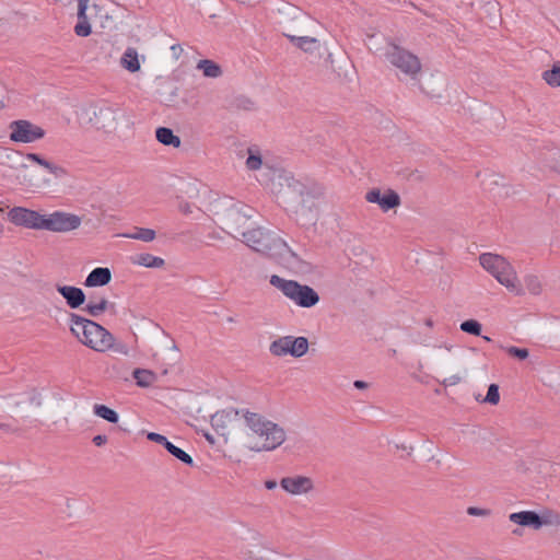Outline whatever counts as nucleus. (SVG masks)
I'll list each match as a JSON object with an SVG mask.
<instances>
[{
  "label": "nucleus",
  "instance_id": "1",
  "mask_svg": "<svg viewBox=\"0 0 560 560\" xmlns=\"http://www.w3.org/2000/svg\"><path fill=\"white\" fill-rule=\"evenodd\" d=\"M243 425L257 438L248 448L254 452H270L282 445L287 439L285 431L278 423L258 412L244 409Z\"/></svg>",
  "mask_w": 560,
  "mask_h": 560
},
{
  "label": "nucleus",
  "instance_id": "2",
  "mask_svg": "<svg viewBox=\"0 0 560 560\" xmlns=\"http://www.w3.org/2000/svg\"><path fill=\"white\" fill-rule=\"evenodd\" d=\"M244 243L258 253L279 258L283 264L292 265L300 261L298 255L276 233L256 228L242 232Z\"/></svg>",
  "mask_w": 560,
  "mask_h": 560
},
{
  "label": "nucleus",
  "instance_id": "3",
  "mask_svg": "<svg viewBox=\"0 0 560 560\" xmlns=\"http://www.w3.org/2000/svg\"><path fill=\"white\" fill-rule=\"evenodd\" d=\"M70 330L82 345L97 352L108 351L115 340L100 324L73 313L70 314Z\"/></svg>",
  "mask_w": 560,
  "mask_h": 560
},
{
  "label": "nucleus",
  "instance_id": "4",
  "mask_svg": "<svg viewBox=\"0 0 560 560\" xmlns=\"http://www.w3.org/2000/svg\"><path fill=\"white\" fill-rule=\"evenodd\" d=\"M479 262L495 280L515 295H523L524 289L514 267L501 255L485 253Z\"/></svg>",
  "mask_w": 560,
  "mask_h": 560
},
{
  "label": "nucleus",
  "instance_id": "5",
  "mask_svg": "<svg viewBox=\"0 0 560 560\" xmlns=\"http://www.w3.org/2000/svg\"><path fill=\"white\" fill-rule=\"evenodd\" d=\"M387 60L397 69V75L401 81L409 80L419 85L422 65L416 55L396 44H389L387 45Z\"/></svg>",
  "mask_w": 560,
  "mask_h": 560
},
{
  "label": "nucleus",
  "instance_id": "6",
  "mask_svg": "<svg viewBox=\"0 0 560 560\" xmlns=\"http://www.w3.org/2000/svg\"><path fill=\"white\" fill-rule=\"evenodd\" d=\"M269 282L300 307L310 308L319 302L318 293L310 285L302 284L295 280L284 279L278 275H272Z\"/></svg>",
  "mask_w": 560,
  "mask_h": 560
},
{
  "label": "nucleus",
  "instance_id": "7",
  "mask_svg": "<svg viewBox=\"0 0 560 560\" xmlns=\"http://www.w3.org/2000/svg\"><path fill=\"white\" fill-rule=\"evenodd\" d=\"M91 121L96 129L106 133L116 132L119 126L129 127L131 125L130 117L125 109L108 103H102L94 107Z\"/></svg>",
  "mask_w": 560,
  "mask_h": 560
},
{
  "label": "nucleus",
  "instance_id": "8",
  "mask_svg": "<svg viewBox=\"0 0 560 560\" xmlns=\"http://www.w3.org/2000/svg\"><path fill=\"white\" fill-rule=\"evenodd\" d=\"M509 521L523 527L539 530L544 526L560 527V513L548 508L542 509L540 513L535 511H521L511 513Z\"/></svg>",
  "mask_w": 560,
  "mask_h": 560
},
{
  "label": "nucleus",
  "instance_id": "9",
  "mask_svg": "<svg viewBox=\"0 0 560 560\" xmlns=\"http://www.w3.org/2000/svg\"><path fill=\"white\" fill-rule=\"evenodd\" d=\"M307 350L308 340L305 337L283 336L273 340L269 346V351L275 357L290 354L294 358H301Z\"/></svg>",
  "mask_w": 560,
  "mask_h": 560
},
{
  "label": "nucleus",
  "instance_id": "10",
  "mask_svg": "<svg viewBox=\"0 0 560 560\" xmlns=\"http://www.w3.org/2000/svg\"><path fill=\"white\" fill-rule=\"evenodd\" d=\"M281 179L283 202L292 207L303 206L305 197L311 194L310 187L292 175L285 174L281 176Z\"/></svg>",
  "mask_w": 560,
  "mask_h": 560
},
{
  "label": "nucleus",
  "instance_id": "11",
  "mask_svg": "<svg viewBox=\"0 0 560 560\" xmlns=\"http://www.w3.org/2000/svg\"><path fill=\"white\" fill-rule=\"evenodd\" d=\"M82 219L73 213L55 211L48 215H43L42 230L58 233H67L80 228Z\"/></svg>",
  "mask_w": 560,
  "mask_h": 560
},
{
  "label": "nucleus",
  "instance_id": "12",
  "mask_svg": "<svg viewBox=\"0 0 560 560\" xmlns=\"http://www.w3.org/2000/svg\"><path fill=\"white\" fill-rule=\"evenodd\" d=\"M244 409L226 408L217 411L211 417V424L221 435H228L232 430L243 425Z\"/></svg>",
  "mask_w": 560,
  "mask_h": 560
},
{
  "label": "nucleus",
  "instance_id": "13",
  "mask_svg": "<svg viewBox=\"0 0 560 560\" xmlns=\"http://www.w3.org/2000/svg\"><path fill=\"white\" fill-rule=\"evenodd\" d=\"M10 140L13 142L31 143L45 137V130L30 120H14L9 125Z\"/></svg>",
  "mask_w": 560,
  "mask_h": 560
},
{
  "label": "nucleus",
  "instance_id": "14",
  "mask_svg": "<svg viewBox=\"0 0 560 560\" xmlns=\"http://www.w3.org/2000/svg\"><path fill=\"white\" fill-rule=\"evenodd\" d=\"M43 215L35 210L23 207H13L8 212V219L11 223L26 229L42 230Z\"/></svg>",
  "mask_w": 560,
  "mask_h": 560
},
{
  "label": "nucleus",
  "instance_id": "15",
  "mask_svg": "<svg viewBox=\"0 0 560 560\" xmlns=\"http://www.w3.org/2000/svg\"><path fill=\"white\" fill-rule=\"evenodd\" d=\"M280 487L291 495H302L314 490V482L310 477L296 475L283 477L280 480Z\"/></svg>",
  "mask_w": 560,
  "mask_h": 560
},
{
  "label": "nucleus",
  "instance_id": "16",
  "mask_svg": "<svg viewBox=\"0 0 560 560\" xmlns=\"http://www.w3.org/2000/svg\"><path fill=\"white\" fill-rule=\"evenodd\" d=\"M252 211L246 206H233L230 208L225 214V224L226 226L235 232L240 233L242 235L243 228L245 226L248 219L252 218V214L248 213Z\"/></svg>",
  "mask_w": 560,
  "mask_h": 560
},
{
  "label": "nucleus",
  "instance_id": "17",
  "mask_svg": "<svg viewBox=\"0 0 560 560\" xmlns=\"http://www.w3.org/2000/svg\"><path fill=\"white\" fill-rule=\"evenodd\" d=\"M537 163L545 172L560 174V149L544 148L537 153Z\"/></svg>",
  "mask_w": 560,
  "mask_h": 560
},
{
  "label": "nucleus",
  "instance_id": "18",
  "mask_svg": "<svg viewBox=\"0 0 560 560\" xmlns=\"http://www.w3.org/2000/svg\"><path fill=\"white\" fill-rule=\"evenodd\" d=\"M147 438H148V440H150L152 442L163 445L170 454H172L174 457H176L178 460L183 462L184 464H186L188 466L194 465L192 457L189 454H187L184 450H182L180 447H177L172 442H170L166 439V436H164L160 433L150 432V433H148Z\"/></svg>",
  "mask_w": 560,
  "mask_h": 560
},
{
  "label": "nucleus",
  "instance_id": "19",
  "mask_svg": "<svg viewBox=\"0 0 560 560\" xmlns=\"http://www.w3.org/2000/svg\"><path fill=\"white\" fill-rule=\"evenodd\" d=\"M56 290L62 295L70 308H78L85 302V294L80 288L56 284Z\"/></svg>",
  "mask_w": 560,
  "mask_h": 560
},
{
  "label": "nucleus",
  "instance_id": "20",
  "mask_svg": "<svg viewBox=\"0 0 560 560\" xmlns=\"http://www.w3.org/2000/svg\"><path fill=\"white\" fill-rule=\"evenodd\" d=\"M284 36L298 48L302 49L307 54L319 52L320 43L317 38L311 36H295L291 34H284Z\"/></svg>",
  "mask_w": 560,
  "mask_h": 560
},
{
  "label": "nucleus",
  "instance_id": "21",
  "mask_svg": "<svg viewBox=\"0 0 560 560\" xmlns=\"http://www.w3.org/2000/svg\"><path fill=\"white\" fill-rule=\"evenodd\" d=\"M112 273L108 268L97 267L93 269L85 279L86 287H103L109 283Z\"/></svg>",
  "mask_w": 560,
  "mask_h": 560
},
{
  "label": "nucleus",
  "instance_id": "22",
  "mask_svg": "<svg viewBox=\"0 0 560 560\" xmlns=\"http://www.w3.org/2000/svg\"><path fill=\"white\" fill-rule=\"evenodd\" d=\"M89 5H78V23L74 26L77 36L86 37L92 33L91 25L88 20L86 10Z\"/></svg>",
  "mask_w": 560,
  "mask_h": 560
},
{
  "label": "nucleus",
  "instance_id": "23",
  "mask_svg": "<svg viewBox=\"0 0 560 560\" xmlns=\"http://www.w3.org/2000/svg\"><path fill=\"white\" fill-rule=\"evenodd\" d=\"M120 236L149 243L155 240L156 233L152 229L135 226L131 232L121 233Z\"/></svg>",
  "mask_w": 560,
  "mask_h": 560
},
{
  "label": "nucleus",
  "instance_id": "24",
  "mask_svg": "<svg viewBox=\"0 0 560 560\" xmlns=\"http://www.w3.org/2000/svg\"><path fill=\"white\" fill-rule=\"evenodd\" d=\"M109 306H113V304L106 298H91L84 310L90 316L98 317L107 311Z\"/></svg>",
  "mask_w": 560,
  "mask_h": 560
},
{
  "label": "nucleus",
  "instance_id": "25",
  "mask_svg": "<svg viewBox=\"0 0 560 560\" xmlns=\"http://www.w3.org/2000/svg\"><path fill=\"white\" fill-rule=\"evenodd\" d=\"M155 137L158 141L164 145H172L174 148H178L180 145L179 137L170 128L159 127L155 131Z\"/></svg>",
  "mask_w": 560,
  "mask_h": 560
},
{
  "label": "nucleus",
  "instance_id": "26",
  "mask_svg": "<svg viewBox=\"0 0 560 560\" xmlns=\"http://www.w3.org/2000/svg\"><path fill=\"white\" fill-rule=\"evenodd\" d=\"M120 63L126 70L137 72L140 69L137 50L131 47L127 48L121 57Z\"/></svg>",
  "mask_w": 560,
  "mask_h": 560
},
{
  "label": "nucleus",
  "instance_id": "27",
  "mask_svg": "<svg viewBox=\"0 0 560 560\" xmlns=\"http://www.w3.org/2000/svg\"><path fill=\"white\" fill-rule=\"evenodd\" d=\"M197 69L201 70L203 75L207 78H219L222 75L221 67L210 59L199 60L197 63Z\"/></svg>",
  "mask_w": 560,
  "mask_h": 560
},
{
  "label": "nucleus",
  "instance_id": "28",
  "mask_svg": "<svg viewBox=\"0 0 560 560\" xmlns=\"http://www.w3.org/2000/svg\"><path fill=\"white\" fill-rule=\"evenodd\" d=\"M133 262L147 268H162L165 265L163 258L153 256L152 254L149 253H142L138 255L135 258Z\"/></svg>",
  "mask_w": 560,
  "mask_h": 560
},
{
  "label": "nucleus",
  "instance_id": "29",
  "mask_svg": "<svg viewBox=\"0 0 560 560\" xmlns=\"http://www.w3.org/2000/svg\"><path fill=\"white\" fill-rule=\"evenodd\" d=\"M132 376L136 380L137 385L140 387H149L156 380V375L152 371L144 369H136Z\"/></svg>",
  "mask_w": 560,
  "mask_h": 560
},
{
  "label": "nucleus",
  "instance_id": "30",
  "mask_svg": "<svg viewBox=\"0 0 560 560\" xmlns=\"http://www.w3.org/2000/svg\"><path fill=\"white\" fill-rule=\"evenodd\" d=\"M542 80L551 88L560 86V62L557 61L541 74Z\"/></svg>",
  "mask_w": 560,
  "mask_h": 560
},
{
  "label": "nucleus",
  "instance_id": "31",
  "mask_svg": "<svg viewBox=\"0 0 560 560\" xmlns=\"http://www.w3.org/2000/svg\"><path fill=\"white\" fill-rule=\"evenodd\" d=\"M93 411L97 417H100L110 423L118 422V419H119L118 413L114 409H112L105 405L95 404L93 407Z\"/></svg>",
  "mask_w": 560,
  "mask_h": 560
},
{
  "label": "nucleus",
  "instance_id": "32",
  "mask_svg": "<svg viewBox=\"0 0 560 560\" xmlns=\"http://www.w3.org/2000/svg\"><path fill=\"white\" fill-rule=\"evenodd\" d=\"M248 156L246 160V167L250 171H257L262 165V158L257 148H248Z\"/></svg>",
  "mask_w": 560,
  "mask_h": 560
},
{
  "label": "nucleus",
  "instance_id": "33",
  "mask_svg": "<svg viewBox=\"0 0 560 560\" xmlns=\"http://www.w3.org/2000/svg\"><path fill=\"white\" fill-rule=\"evenodd\" d=\"M525 287L533 295H539L542 292V283L535 275H527L524 277Z\"/></svg>",
  "mask_w": 560,
  "mask_h": 560
},
{
  "label": "nucleus",
  "instance_id": "34",
  "mask_svg": "<svg viewBox=\"0 0 560 560\" xmlns=\"http://www.w3.org/2000/svg\"><path fill=\"white\" fill-rule=\"evenodd\" d=\"M26 159L32 161V162H35L36 164L43 166L44 168H46L49 173L51 174H57V172L60 170L59 166L50 163L49 161L45 160L44 158H42L40 155L36 154V153H27L26 154Z\"/></svg>",
  "mask_w": 560,
  "mask_h": 560
},
{
  "label": "nucleus",
  "instance_id": "35",
  "mask_svg": "<svg viewBox=\"0 0 560 560\" xmlns=\"http://www.w3.org/2000/svg\"><path fill=\"white\" fill-rule=\"evenodd\" d=\"M460 329L467 334L479 336L481 334V324L476 319H468L460 324Z\"/></svg>",
  "mask_w": 560,
  "mask_h": 560
},
{
  "label": "nucleus",
  "instance_id": "36",
  "mask_svg": "<svg viewBox=\"0 0 560 560\" xmlns=\"http://www.w3.org/2000/svg\"><path fill=\"white\" fill-rule=\"evenodd\" d=\"M365 199L369 202L378 203L381 209L385 210V195H382L380 189H372L369 192H366Z\"/></svg>",
  "mask_w": 560,
  "mask_h": 560
},
{
  "label": "nucleus",
  "instance_id": "37",
  "mask_svg": "<svg viewBox=\"0 0 560 560\" xmlns=\"http://www.w3.org/2000/svg\"><path fill=\"white\" fill-rule=\"evenodd\" d=\"M485 402L490 405H498L500 401L499 386L497 384H491L488 387L487 396L483 399Z\"/></svg>",
  "mask_w": 560,
  "mask_h": 560
},
{
  "label": "nucleus",
  "instance_id": "38",
  "mask_svg": "<svg viewBox=\"0 0 560 560\" xmlns=\"http://www.w3.org/2000/svg\"><path fill=\"white\" fill-rule=\"evenodd\" d=\"M506 352L512 355V357H515L520 360H525L528 358L529 355V352L527 349L525 348H517V347H509L506 349Z\"/></svg>",
  "mask_w": 560,
  "mask_h": 560
},
{
  "label": "nucleus",
  "instance_id": "39",
  "mask_svg": "<svg viewBox=\"0 0 560 560\" xmlns=\"http://www.w3.org/2000/svg\"><path fill=\"white\" fill-rule=\"evenodd\" d=\"M399 205H400L399 195L393 189H387V210L392 209V208H396Z\"/></svg>",
  "mask_w": 560,
  "mask_h": 560
},
{
  "label": "nucleus",
  "instance_id": "40",
  "mask_svg": "<svg viewBox=\"0 0 560 560\" xmlns=\"http://www.w3.org/2000/svg\"><path fill=\"white\" fill-rule=\"evenodd\" d=\"M467 514L471 516H488L490 514V511L487 509H481L477 506H469L467 509Z\"/></svg>",
  "mask_w": 560,
  "mask_h": 560
},
{
  "label": "nucleus",
  "instance_id": "41",
  "mask_svg": "<svg viewBox=\"0 0 560 560\" xmlns=\"http://www.w3.org/2000/svg\"><path fill=\"white\" fill-rule=\"evenodd\" d=\"M462 382V376L458 374L451 375L442 381L444 386H454Z\"/></svg>",
  "mask_w": 560,
  "mask_h": 560
},
{
  "label": "nucleus",
  "instance_id": "42",
  "mask_svg": "<svg viewBox=\"0 0 560 560\" xmlns=\"http://www.w3.org/2000/svg\"><path fill=\"white\" fill-rule=\"evenodd\" d=\"M117 353L127 355L129 353V349L124 343H115V340L113 341V347L109 349Z\"/></svg>",
  "mask_w": 560,
  "mask_h": 560
},
{
  "label": "nucleus",
  "instance_id": "43",
  "mask_svg": "<svg viewBox=\"0 0 560 560\" xmlns=\"http://www.w3.org/2000/svg\"><path fill=\"white\" fill-rule=\"evenodd\" d=\"M93 443L96 445V446H102L104 444L107 443V436L106 435H95L93 438Z\"/></svg>",
  "mask_w": 560,
  "mask_h": 560
},
{
  "label": "nucleus",
  "instance_id": "44",
  "mask_svg": "<svg viewBox=\"0 0 560 560\" xmlns=\"http://www.w3.org/2000/svg\"><path fill=\"white\" fill-rule=\"evenodd\" d=\"M179 211L184 214H189L192 212V209H191V205H189L188 202H185V203H182L179 206Z\"/></svg>",
  "mask_w": 560,
  "mask_h": 560
},
{
  "label": "nucleus",
  "instance_id": "45",
  "mask_svg": "<svg viewBox=\"0 0 560 560\" xmlns=\"http://www.w3.org/2000/svg\"><path fill=\"white\" fill-rule=\"evenodd\" d=\"M353 386L358 389H366L369 387V384L364 381H354Z\"/></svg>",
  "mask_w": 560,
  "mask_h": 560
},
{
  "label": "nucleus",
  "instance_id": "46",
  "mask_svg": "<svg viewBox=\"0 0 560 560\" xmlns=\"http://www.w3.org/2000/svg\"><path fill=\"white\" fill-rule=\"evenodd\" d=\"M0 429L5 431V432H10V433H14L16 432V429L12 428L10 424L8 423H1L0 422Z\"/></svg>",
  "mask_w": 560,
  "mask_h": 560
},
{
  "label": "nucleus",
  "instance_id": "47",
  "mask_svg": "<svg viewBox=\"0 0 560 560\" xmlns=\"http://www.w3.org/2000/svg\"><path fill=\"white\" fill-rule=\"evenodd\" d=\"M265 487L268 489V490H272L277 487V481L276 480H266L265 481Z\"/></svg>",
  "mask_w": 560,
  "mask_h": 560
},
{
  "label": "nucleus",
  "instance_id": "48",
  "mask_svg": "<svg viewBox=\"0 0 560 560\" xmlns=\"http://www.w3.org/2000/svg\"><path fill=\"white\" fill-rule=\"evenodd\" d=\"M171 50L173 51V54L178 57V54H180L183 51V48L179 46V45H173L171 47Z\"/></svg>",
  "mask_w": 560,
  "mask_h": 560
},
{
  "label": "nucleus",
  "instance_id": "49",
  "mask_svg": "<svg viewBox=\"0 0 560 560\" xmlns=\"http://www.w3.org/2000/svg\"><path fill=\"white\" fill-rule=\"evenodd\" d=\"M424 325H425L428 328H430V329H431V328L433 327V325H434V322H433V319H432L431 317H428V318H425V320H424Z\"/></svg>",
  "mask_w": 560,
  "mask_h": 560
},
{
  "label": "nucleus",
  "instance_id": "50",
  "mask_svg": "<svg viewBox=\"0 0 560 560\" xmlns=\"http://www.w3.org/2000/svg\"><path fill=\"white\" fill-rule=\"evenodd\" d=\"M429 340H430V337L429 336H425L424 339H421V340H415L416 342L418 343H421V345H424V346H429Z\"/></svg>",
  "mask_w": 560,
  "mask_h": 560
},
{
  "label": "nucleus",
  "instance_id": "51",
  "mask_svg": "<svg viewBox=\"0 0 560 560\" xmlns=\"http://www.w3.org/2000/svg\"><path fill=\"white\" fill-rule=\"evenodd\" d=\"M90 0H78V5L84 4L89 5Z\"/></svg>",
  "mask_w": 560,
  "mask_h": 560
},
{
  "label": "nucleus",
  "instance_id": "52",
  "mask_svg": "<svg viewBox=\"0 0 560 560\" xmlns=\"http://www.w3.org/2000/svg\"><path fill=\"white\" fill-rule=\"evenodd\" d=\"M402 450L404 451H408V454H410V452L412 451V447L411 446H402Z\"/></svg>",
  "mask_w": 560,
  "mask_h": 560
},
{
  "label": "nucleus",
  "instance_id": "53",
  "mask_svg": "<svg viewBox=\"0 0 560 560\" xmlns=\"http://www.w3.org/2000/svg\"><path fill=\"white\" fill-rule=\"evenodd\" d=\"M430 96H431V97H440V96H441V94H439V93H438V94L432 93V94H430Z\"/></svg>",
  "mask_w": 560,
  "mask_h": 560
},
{
  "label": "nucleus",
  "instance_id": "54",
  "mask_svg": "<svg viewBox=\"0 0 560 560\" xmlns=\"http://www.w3.org/2000/svg\"><path fill=\"white\" fill-rule=\"evenodd\" d=\"M513 534H514V535H521V532H520L518 529H514V530H513Z\"/></svg>",
  "mask_w": 560,
  "mask_h": 560
},
{
  "label": "nucleus",
  "instance_id": "55",
  "mask_svg": "<svg viewBox=\"0 0 560 560\" xmlns=\"http://www.w3.org/2000/svg\"><path fill=\"white\" fill-rule=\"evenodd\" d=\"M228 322L233 323V322H234V319H233L232 317H229V318H228Z\"/></svg>",
  "mask_w": 560,
  "mask_h": 560
}]
</instances>
